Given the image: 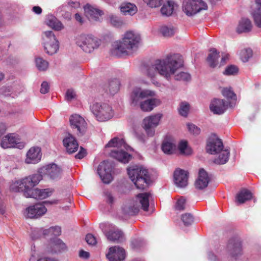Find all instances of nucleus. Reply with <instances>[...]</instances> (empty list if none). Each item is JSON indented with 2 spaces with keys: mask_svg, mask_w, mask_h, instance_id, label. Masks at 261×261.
<instances>
[{
  "mask_svg": "<svg viewBox=\"0 0 261 261\" xmlns=\"http://www.w3.org/2000/svg\"><path fill=\"white\" fill-rule=\"evenodd\" d=\"M85 240L87 243L91 245H94L96 243L95 238L91 234H87Z\"/></svg>",
  "mask_w": 261,
  "mask_h": 261,
  "instance_id": "4d7b16f0",
  "label": "nucleus"
},
{
  "mask_svg": "<svg viewBox=\"0 0 261 261\" xmlns=\"http://www.w3.org/2000/svg\"><path fill=\"white\" fill-rule=\"evenodd\" d=\"M76 96L75 92L72 89H68L66 93V98L68 101H70Z\"/></svg>",
  "mask_w": 261,
  "mask_h": 261,
  "instance_id": "bf43d9fd",
  "label": "nucleus"
},
{
  "mask_svg": "<svg viewBox=\"0 0 261 261\" xmlns=\"http://www.w3.org/2000/svg\"><path fill=\"white\" fill-rule=\"evenodd\" d=\"M181 219L185 226L191 225L194 221L193 216L189 213L182 215Z\"/></svg>",
  "mask_w": 261,
  "mask_h": 261,
  "instance_id": "de8ad7c7",
  "label": "nucleus"
},
{
  "mask_svg": "<svg viewBox=\"0 0 261 261\" xmlns=\"http://www.w3.org/2000/svg\"><path fill=\"white\" fill-rule=\"evenodd\" d=\"M223 144L222 141L215 137H211L207 141L206 150L207 152L215 154L218 153L223 149Z\"/></svg>",
  "mask_w": 261,
  "mask_h": 261,
  "instance_id": "2eb2a0df",
  "label": "nucleus"
},
{
  "mask_svg": "<svg viewBox=\"0 0 261 261\" xmlns=\"http://www.w3.org/2000/svg\"><path fill=\"white\" fill-rule=\"evenodd\" d=\"M42 39L44 49L46 54L53 55L57 52L59 48V43L52 31L44 32Z\"/></svg>",
  "mask_w": 261,
  "mask_h": 261,
  "instance_id": "1a4fd4ad",
  "label": "nucleus"
},
{
  "mask_svg": "<svg viewBox=\"0 0 261 261\" xmlns=\"http://www.w3.org/2000/svg\"><path fill=\"white\" fill-rule=\"evenodd\" d=\"M42 176L40 173H36L25 177L20 180H16L10 186L11 190L14 192H23L26 197H30L35 189L42 180Z\"/></svg>",
  "mask_w": 261,
  "mask_h": 261,
  "instance_id": "20e7f679",
  "label": "nucleus"
},
{
  "mask_svg": "<svg viewBox=\"0 0 261 261\" xmlns=\"http://www.w3.org/2000/svg\"><path fill=\"white\" fill-rule=\"evenodd\" d=\"M36 65L37 69L40 71H45L48 67V63L42 58L36 59Z\"/></svg>",
  "mask_w": 261,
  "mask_h": 261,
  "instance_id": "79ce46f5",
  "label": "nucleus"
},
{
  "mask_svg": "<svg viewBox=\"0 0 261 261\" xmlns=\"http://www.w3.org/2000/svg\"><path fill=\"white\" fill-rule=\"evenodd\" d=\"M123 214L127 216H133L138 213L140 211V206L136 205L135 202L132 201L126 203L122 207Z\"/></svg>",
  "mask_w": 261,
  "mask_h": 261,
  "instance_id": "c85d7f7f",
  "label": "nucleus"
},
{
  "mask_svg": "<svg viewBox=\"0 0 261 261\" xmlns=\"http://www.w3.org/2000/svg\"><path fill=\"white\" fill-rule=\"evenodd\" d=\"M6 130V126L3 123H0V137L3 136Z\"/></svg>",
  "mask_w": 261,
  "mask_h": 261,
  "instance_id": "69168bd1",
  "label": "nucleus"
},
{
  "mask_svg": "<svg viewBox=\"0 0 261 261\" xmlns=\"http://www.w3.org/2000/svg\"><path fill=\"white\" fill-rule=\"evenodd\" d=\"M106 256L109 261H123L125 257V252L119 246H114L109 248Z\"/></svg>",
  "mask_w": 261,
  "mask_h": 261,
  "instance_id": "dca6fc26",
  "label": "nucleus"
},
{
  "mask_svg": "<svg viewBox=\"0 0 261 261\" xmlns=\"http://www.w3.org/2000/svg\"><path fill=\"white\" fill-rule=\"evenodd\" d=\"M228 253L232 257H237L242 253L241 242L238 240H230L227 246Z\"/></svg>",
  "mask_w": 261,
  "mask_h": 261,
  "instance_id": "393cba45",
  "label": "nucleus"
},
{
  "mask_svg": "<svg viewBox=\"0 0 261 261\" xmlns=\"http://www.w3.org/2000/svg\"><path fill=\"white\" fill-rule=\"evenodd\" d=\"M140 41V37L132 31L126 32L121 40L115 42L113 44L112 54L116 56L128 55L137 48Z\"/></svg>",
  "mask_w": 261,
  "mask_h": 261,
  "instance_id": "7ed1b4c3",
  "label": "nucleus"
},
{
  "mask_svg": "<svg viewBox=\"0 0 261 261\" xmlns=\"http://www.w3.org/2000/svg\"><path fill=\"white\" fill-rule=\"evenodd\" d=\"M50 251L53 253H58L66 249L65 244L60 239L56 238L51 241L50 243Z\"/></svg>",
  "mask_w": 261,
  "mask_h": 261,
  "instance_id": "473e14b6",
  "label": "nucleus"
},
{
  "mask_svg": "<svg viewBox=\"0 0 261 261\" xmlns=\"http://www.w3.org/2000/svg\"><path fill=\"white\" fill-rule=\"evenodd\" d=\"M178 148L181 154L188 155L192 153V149L188 146L187 141H182L180 142Z\"/></svg>",
  "mask_w": 261,
  "mask_h": 261,
  "instance_id": "a19ab883",
  "label": "nucleus"
},
{
  "mask_svg": "<svg viewBox=\"0 0 261 261\" xmlns=\"http://www.w3.org/2000/svg\"><path fill=\"white\" fill-rule=\"evenodd\" d=\"M49 89V86L47 82H43L41 85L40 90V92L42 94H45L48 92Z\"/></svg>",
  "mask_w": 261,
  "mask_h": 261,
  "instance_id": "052dcab7",
  "label": "nucleus"
},
{
  "mask_svg": "<svg viewBox=\"0 0 261 261\" xmlns=\"http://www.w3.org/2000/svg\"><path fill=\"white\" fill-rule=\"evenodd\" d=\"M143 1L150 8H155L161 6L163 0H143Z\"/></svg>",
  "mask_w": 261,
  "mask_h": 261,
  "instance_id": "09e8293b",
  "label": "nucleus"
},
{
  "mask_svg": "<svg viewBox=\"0 0 261 261\" xmlns=\"http://www.w3.org/2000/svg\"><path fill=\"white\" fill-rule=\"evenodd\" d=\"M46 23L49 27L56 31H60L64 28V25L56 17L52 15H48Z\"/></svg>",
  "mask_w": 261,
  "mask_h": 261,
  "instance_id": "7c9ffc66",
  "label": "nucleus"
},
{
  "mask_svg": "<svg viewBox=\"0 0 261 261\" xmlns=\"http://www.w3.org/2000/svg\"><path fill=\"white\" fill-rule=\"evenodd\" d=\"M106 236L110 241L119 243L124 240L123 232L115 226H111V229L107 232Z\"/></svg>",
  "mask_w": 261,
  "mask_h": 261,
  "instance_id": "5701e85b",
  "label": "nucleus"
},
{
  "mask_svg": "<svg viewBox=\"0 0 261 261\" xmlns=\"http://www.w3.org/2000/svg\"><path fill=\"white\" fill-rule=\"evenodd\" d=\"M161 32L164 36L170 37L174 34L175 30L173 28L163 26L161 28Z\"/></svg>",
  "mask_w": 261,
  "mask_h": 261,
  "instance_id": "8fccbe9b",
  "label": "nucleus"
},
{
  "mask_svg": "<svg viewBox=\"0 0 261 261\" xmlns=\"http://www.w3.org/2000/svg\"><path fill=\"white\" fill-rule=\"evenodd\" d=\"M128 174L131 180L139 189H144L147 187L150 177L147 170L137 166L127 169Z\"/></svg>",
  "mask_w": 261,
  "mask_h": 261,
  "instance_id": "423d86ee",
  "label": "nucleus"
},
{
  "mask_svg": "<svg viewBox=\"0 0 261 261\" xmlns=\"http://www.w3.org/2000/svg\"><path fill=\"white\" fill-rule=\"evenodd\" d=\"M53 193V190L50 189H35L30 197L35 199H43L50 196Z\"/></svg>",
  "mask_w": 261,
  "mask_h": 261,
  "instance_id": "c756f323",
  "label": "nucleus"
},
{
  "mask_svg": "<svg viewBox=\"0 0 261 261\" xmlns=\"http://www.w3.org/2000/svg\"><path fill=\"white\" fill-rule=\"evenodd\" d=\"M252 25L251 21L247 18H242L239 23L237 28L238 33H247L251 30Z\"/></svg>",
  "mask_w": 261,
  "mask_h": 261,
  "instance_id": "72a5a7b5",
  "label": "nucleus"
},
{
  "mask_svg": "<svg viewBox=\"0 0 261 261\" xmlns=\"http://www.w3.org/2000/svg\"><path fill=\"white\" fill-rule=\"evenodd\" d=\"M51 234L59 236L61 233V228L58 226L50 227Z\"/></svg>",
  "mask_w": 261,
  "mask_h": 261,
  "instance_id": "13d9d810",
  "label": "nucleus"
},
{
  "mask_svg": "<svg viewBox=\"0 0 261 261\" xmlns=\"http://www.w3.org/2000/svg\"><path fill=\"white\" fill-rule=\"evenodd\" d=\"M106 147L117 148V149L111 151V155L119 162L126 163L132 158L129 154L122 150V148L128 150L130 148L125 144L123 139H119L117 137L114 138L108 142Z\"/></svg>",
  "mask_w": 261,
  "mask_h": 261,
  "instance_id": "39448f33",
  "label": "nucleus"
},
{
  "mask_svg": "<svg viewBox=\"0 0 261 261\" xmlns=\"http://www.w3.org/2000/svg\"><path fill=\"white\" fill-rule=\"evenodd\" d=\"M86 150L83 147H81V150L78 152V153H77L75 155V157L76 159H82L86 155Z\"/></svg>",
  "mask_w": 261,
  "mask_h": 261,
  "instance_id": "680f3d73",
  "label": "nucleus"
},
{
  "mask_svg": "<svg viewBox=\"0 0 261 261\" xmlns=\"http://www.w3.org/2000/svg\"><path fill=\"white\" fill-rule=\"evenodd\" d=\"M119 82L117 80H112L104 86V89L107 92L114 95L116 93L119 89Z\"/></svg>",
  "mask_w": 261,
  "mask_h": 261,
  "instance_id": "e433bc0d",
  "label": "nucleus"
},
{
  "mask_svg": "<svg viewBox=\"0 0 261 261\" xmlns=\"http://www.w3.org/2000/svg\"><path fill=\"white\" fill-rule=\"evenodd\" d=\"M41 158V149L38 147L31 148L27 153L25 162L27 164H36Z\"/></svg>",
  "mask_w": 261,
  "mask_h": 261,
  "instance_id": "4be33fe9",
  "label": "nucleus"
},
{
  "mask_svg": "<svg viewBox=\"0 0 261 261\" xmlns=\"http://www.w3.org/2000/svg\"><path fill=\"white\" fill-rule=\"evenodd\" d=\"M207 8V4L202 0H184L182 10L188 16H192Z\"/></svg>",
  "mask_w": 261,
  "mask_h": 261,
  "instance_id": "9d476101",
  "label": "nucleus"
},
{
  "mask_svg": "<svg viewBox=\"0 0 261 261\" xmlns=\"http://www.w3.org/2000/svg\"><path fill=\"white\" fill-rule=\"evenodd\" d=\"M42 170L44 174L53 179L60 178L62 173L61 168L55 164L47 165L42 169Z\"/></svg>",
  "mask_w": 261,
  "mask_h": 261,
  "instance_id": "aec40b11",
  "label": "nucleus"
},
{
  "mask_svg": "<svg viewBox=\"0 0 261 261\" xmlns=\"http://www.w3.org/2000/svg\"><path fill=\"white\" fill-rule=\"evenodd\" d=\"M186 200L184 197L179 198L175 205V210L176 211H181L186 208Z\"/></svg>",
  "mask_w": 261,
  "mask_h": 261,
  "instance_id": "49530a36",
  "label": "nucleus"
},
{
  "mask_svg": "<svg viewBox=\"0 0 261 261\" xmlns=\"http://www.w3.org/2000/svg\"><path fill=\"white\" fill-rule=\"evenodd\" d=\"M208 259L212 261H219L217 256L212 252H210L208 254Z\"/></svg>",
  "mask_w": 261,
  "mask_h": 261,
  "instance_id": "338daca9",
  "label": "nucleus"
},
{
  "mask_svg": "<svg viewBox=\"0 0 261 261\" xmlns=\"http://www.w3.org/2000/svg\"><path fill=\"white\" fill-rule=\"evenodd\" d=\"M50 234H51L50 228L45 230L40 229L38 230H35L33 232L32 234V238L33 240H35L40 237L41 234L45 236Z\"/></svg>",
  "mask_w": 261,
  "mask_h": 261,
  "instance_id": "37998d69",
  "label": "nucleus"
},
{
  "mask_svg": "<svg viewBox=\"0 0 261 261\" xmlns=\"http://www.w3.org/2000/svg\"><path fill=\"white\" fill-rule=\"evenodd\" d=\"M155 96V92L154 91L135 88L132 91L130 96V103L134 106H139L143 112H151L162 103L159 98H149Z\"/></svg>",
  "mask_w": 261,
  "mask_h": 261,
  "instance_id": "f03ea898",
  "label": "nucleus"
},
{
  "mask_svg": "<svg viewBox=\"0 0 261 261\" xmlns=\"http://www.w3.org/2000/svg\"><path fill=\"white\" fill-rule=\"evenodd\" d=\"M84 11L86 16L91 21H97L100 20V17L103 14V12L97 8L87 5L84 7Z\"/></svg>",
  "mask_w": 261,
  "mask_h": 261,
  "instance_id": "6ab92c4d",
  "label": "nucleus"
},
{
  "mask_svg": "<svg viewBox=\"0 0 261 261\" xmlns=\"http://www.w3.org/2000/svg\"><path fill=\"white\" fill-rule=\"evenodd\" d=\"M162 150L166 154L171 155L175 153L176 151V146L173 141L165 140L162 144Z\"/></svg>",
  "mask_w": 261,
  "mask_h": 261,
  "instance_id": "f704fd0d",
  "label": "nucleus"
},
{
  "mask_svg": "<svg viewBox=\"0 0 261 261\" xmlns=\"http://www.w3.org/2000/svg\"><path fill=\"white\" fill-rule=\"evenodd\" d=\"M69 121L72 128L76 129L78 136H81L85 134L87 124L82 117L77 114L72 115L70 117Z\"/></svg>",
  "mask_w": 261,
  "mask_h": 261,
  "instance_id": "4468645a",
  "label": "nucleus"
},
{
  "mask_svg": "<svg viewBox=\"0 0 261 261\" xmlns=\"http://www.w3.org/2000/svg\"><path fill=\"white\" fill-rule=\"evenodd\" d=\"M163 117L161 113H158L145 117L143 122L144 128L149 137H152L155 133V128L159 124Z\"/></svg>",
  "mask_w": 261,
  "mask_h": 261,
  "instance_id": "f8f14e48",
  "label": "nucleus"
},
{
  "mask_svg": "<svg viewBox=\"0 0 261 261\" xmlns=\"http://www.w3.org/2000/svg\"><path fill=\"white\" fill-rule=\"evenodd\" d=\"M190 106L187 102H181L178 108V112L180 115L186 117L189 111Z\"/></svg>",
  "mask_w": 261,
  "mask_h": 261,
  "instance_id": "c03bdc74",
  "label": "nucleus"
},
{
  "mask_svg": "<svg viewBox=\"0 0 261 261\" xmlns=\"http://www.w3.org/2000/svg\"><path fill=\"white\" fill-rule=\"evenodd\" d=\"M188 172L180 169H176L174 172V181L178 187L184 188L188 185Z\"/></svg>",
  "mask_w": 261,
  "mask_h": 261,
  "instance_id": "a211bd4d",
  "label": "nucleus"
},
{
  "mask_svg": "<svg viewBox=\"0 0 261 261\" xmlns=\"http://www.w3.org/2000/svg\"><path fill=\"white\" fill-rule=\"evenodd\" d=\"M219 153V155L217 158L215 159L214 163L219 165L226 163L228 161L230 155L229 150L227 149L224 150L222 149Z\"/></svg>",
  "mask_w": 261,
  "mask_h": 261,
  "instance_id": "58836bf2",
  "label": "nucleus"
},
{
  "mask_svg": "<svg viewBox=\"0 0 261 261\" xmlns=\"http://www.w3.org/2000/svg\"><path fill=\"white\" fill-rule=\"evenodd\" d=\"M105 195L107 198V202L110 203H112L114 201V198L111 194L107 191L105 192Z\"/></svg>",
  "mask_w": 261,
  "mask_h": 261,
  "instance_id": "0e129e2a",
  "label": "nucleus"
},
{
  "mask_svg": "<svg viewBox=\"0 0 261 261\" xmlns=\"http://www.w3.org/2000/svg\"><path fill=\"white\" fill-rule=\"evenodd\" d=\"M252 197L251 192L246 189H243L236 196V200L239 204H242L246 201L250 200Z\"/></svg>",
  "mask_w": 261,
  "mask_h": 261,
  "instance_id": "c9c22d12",
  "label": "nucleus"
},
{
  "mask_svg": "<svg viewBox=\"0 0 261 261\" xmlns=\"http://www.w3.org/2000/svg\"><path fill=\"white\" fill-rule=\"evenodd\" d=\"M176 4L173 1H168L165 3L161 9V12L163 15L169 16L172 15Z\"/></svg>",
  "mask_w": 261,
  "mask_h": 261,
  "instance_id": "4c0bfd02",
  "label": "nucleus"
},
{
  "mask_svg": "<svg viewBox=\"0 0 261 261\" xmlns=\"http://www.w3.org/2000/svg\"><path fill=\"white\" fill-rule=\"evenodd\" d=\"M113 168L112 163L103 161L99 165L97 173L103 183L109 184L112 180L111 172Z\"/></svg>",
  "mask_w": 261,
  "mask_h": 261,
  "instance_id": "ddd939ff",
  "label": "nucleus"
},
{
  "mask_svg": "<svg viewBox=\"0 0 261 261\" xmlns=\"http://www.w3.org/2000/svg\"><path fill=\"white\" fill-rule=\"evenodd\" d=\"M90 254L88 252L81 250L79 252V256L83 259H87L89 257Z\"/></svg>",
  "mask_w": 261,
  "mask_h": 261,
  "instance_id": "e2e57ef3",
  "label": "nucleus"
},
{
  "mask_svg": "<svg viewBox=\"0 0 261 261\" xmlns=\"http://www.w3.org/2000/svg\"><path fill=\"white\" fill-rule=\"evenodd\" d=\"M152 198L151 194L149 192L140 193L138 194L134 201L136 205L140 206V210L148 211L149 201Z\"/></svg>",
  "mask_w": 261,
  "mask_h": 261,
  "instance_id": "f3484780",
  "label": "nucleus"
},
{
  "mask_svg": "<svg viewBox=\"0 0 261 261\" xmlns=\"http://www.w3.org/2000/svg\"><path fill=\"white\" fill-rule=\"evenodd\" d=\"M63 144L69 153L75 152L79 147V144L76 140L71 135H69L63 140Z\"/></svg>",
  "mask_w": 261,
  "mask_h": 261,
  "instance_id": "cd10ccee",
  "label": "nucleus"
},
{
  "mask_svg": "<svg viewBox=\"0 0 261 261\" xmlns=\"http://www.w3.org/2000/svg\"><path fill=\"white\" fill-rule=\"evenodd\" d=\"M58 203V200L45 201L42 203H37L28 207L24 213L25 216L29 218H37L44 215L47 209L44 206L45 204H55Z\"/></svg>",
  "mask_w": 261,
  "mask_h": 261,
  "instance_id": "9b49d317",
  "label": "nucleus"
},
{
  "mask_svg": "<svg viewBox=\"0 0 261 261\" xmlns=\"http://www.w3.org/2000/svg\"><path fill=\"white\" fill-rule=\"evenodd\" d=\"M255 2L257 8L252 13V16L255 25L261 28V0H255Z\"/></svg>",
  "mask_w": 261,
  "mask_h": 261,
  "instance_id": "ea45409f",
  "label": "nucleus"
},
{
  "mask_svg": "<svg viewBox=\"0 0 261 261\" xmlns=\"http://www.w3.org/2000/svg\"><path fill=\"white\" fill-rule=\"evenodd\" d=\"M76 44L84 52L91 53L98 48L100 40L92 35L82 34L76 38Z\"/></svg>",
  "mask_w": 261,
  "mask_h": 261,
  "instance_id": "0eeeda50",
  "label": "nucleus"
},
{
  "mask_svg": "<svg viewBox=\"0 0 261 261\" xmlns=\"http://www.w3.org/2000/svg\"><path fill=\"white\" fill-rule=\"evenodd\" d=\"M222 93L224 96L227 98L231 99H235L236 98V95L229 88H224L222 91Z\"/></svg>",
  "mask_w": 261,
  "mask_h": 261,
  "instance_id": "864d4df0",
  "label": "nucleus"
},
{
  "mask_svg": "<svg viewBox=\"0 0 261 261\" xmlns=\"http://www.w3.org/2000/svg\"><path fill=\"white\" fill-rule=\"evenodd\" d=\"M121 12L124 15L133 16L138 11V8L136 5L128 2H124L120 6Z\"/></svg>",
  "mask_w": 261,
  "mask_h": 261,
  "instance_id": "bb28decb",
  "label": "nucleus"
},
{
  "mask_svg": "<svg viewBox=\"0 0 261 261\" xmlns=\"http://www.w3.org/2000/svg\"><path fill=\"white\" fill-rule=\"evenodd\" d=\"M228 103L224 100L214 99L210 105V110L215 114L221 115L226 110Z\"/></svg>",
  "mask_w": 261,
  "mask_h": 261,
  "instance_id": "412c9836",
  "label": "nucleus"
},
{
  "mask_svg": "<svg viewBox=\"0 0 261 261\" xmlns=\"http://www.w3.org/2000/svg\"><path fill=\"white\" fill-rule=\"evenodd\" d=\"M111 23L114 27H119L123 24V21L119 17L112 15L110 17Z\"/></svg>",
  "mask_w": 261,
  "mask_h": 261,
  "instance_id": "5fc2aeb1",
  "label": "nucleus"
},
{
  "mask_svg": "<svg viewBox=\"0 0 261 261\" xmlns=\"http://www.w3.org/2000/svg\"><path fill=\"white\" fill-rule=\"evenodd\" d=\"M189 132L194 135H198L200 133V129L195 125L189 123L187 124Z\"/></svg>",
  "mask_w": 261,
  "mask_h": 261,
  "instance_id": "6e6d98bb",
  "label": "nucleus"
},
{
  "mask_svg": "<svg viewBox=\"0 0 261 261\" xmlns=\"http://www.w3.org/2000/svg\"><path fill=\"white\" fill-rule=\"evenodd\" d=\"M19 142V139L17 136L14 134H11L3 138L1 145L3 148H8L15 147Z\"/></svg>",
  "mask_w": 261,
  "mask_h": 261,
  "instance_id": "a878e982",
  "label": "nucleus"
},
{
  "mask_svg": "<svg viewBox=\"0 0 261 261\" xmlns=\"http://www.w3.org/2000/svg\"><path fill=\"white\" fill-rule=\"evenodd\" d=\"M182 65L181 56L173 54L167 56L164 59L155 60L152 64L144 65L142 72L150 78L159 73L168 80Z\"/></svg>",
  "mask_w": 261,
  "mask_h": 261,
  "instance_id": "f257e3e1",
  "label": "nucleus"
},
{
  "mask_svg": "<svg viewBox=\"0 0 261 261\" xmlns=\"http://www.w3.org/2000/svg\"><path fill=\"white\" fill-rule=\"evenodd\" d=\"M90 110L99 121H107L113 115L112 108L106 103L94 102L90 106Z\"/></svg>",
  "mask_w": 261,
  "mask_h": 261,
  "instance_id": "6e6552de",
  "label": "nucleus"
},
{
  "mask_svg": "<svg viewBox=\"0 0 261 261\" xmlns=\"http://www.w3.org/2000/svg\"><path fill=\"white\" fill-rule=\"evenodd\" d=\"M252 51L250 48L243 49L240 53L241 59L244 62L248 61L249 59L252 57Z\"/></svg>",
  "mask_w": 261,
  "mask_h": 261,
  "instance_id": "a18cd8bd",
  "label": "nucleus"
},
{
  "mask_svg": "<svg viewBox=\"0 0 261 261\" xmlns=\"http://www.w3.org/2000/svg\"><path fill=\"white\" fill-rule=\"evenodd\" d=\"M190 79V75L185 72H180L175 75V80L177 81H188Z\"/></svg>",
  "mask_w": 261,
  "mask_h": 261,
  "instance_id": "603ef678",
  "label": "nucleus"
},
{
  "mask_svg": "<svg viewBox=\"0 0 261 261\" xmlns=\"http://www.w3.org/2000/svg\"><path fill=\"white\" fill-rule=\"evenodd\" d=\"M210 181L207 173L203 169L199 171L198 177L195 182L196 189L202 190L206 188Z\"/></svg>",
  "mask_w": 261,
  "mask_h": 261,
  "instance_id": "b1692460",
  "label": "nucleus"
},
{
  "mask_svg": "<svg viewBox=\"0 0 261 261\" xmlns=\"http://www.w3.org/2000/svg\"><path fill=\"white\" fill-rule=\"evenodd\" d=\"M238 72V68L234 65L227 66L223 71V74L226 75H235Z\"/></svg>",
  "mask_w": 261,
  "mask_h": 261,
  "instance_id": "3c124183",
  "label": "nucleus"
},
{
  "mask_svg": "<svg viewBox=\"0 0 261 261\" xmlns=\"http://www.w3.org/2000/svg\"><path fill=\"white\" fill-rule=\"evenodd\" d=\"M206 61L208 66L211 68H215L218 64V61L220 58L219 52H218L215 48H212L210 50Z\"/></svg>",
  "mask_w": 261,
  "mask_h": 261,
  "instance_id": "2f4dec72",
  "label": "nucleus"
},
{
  "mask_svg": "<svg viewBox=\"0 0 261 261\" xmlns=\"http://www.w3.org/2000/svg\"><path fill=\"white\" fill-rule=\"evenodd\" d=\"M32 253L31 257L30 258V261H36L38 257V255L36 253L35 250H33V249H32Z\"/></svg>",
  "mask_w": 261,
  "mask_h": 261,
  "instance_id": "774afa93",
  "label": "nucleus"
}]
</instances>
